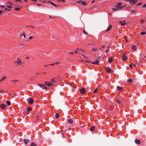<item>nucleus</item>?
Here are the masks:
<instances>
[{"mask_svg": "<svg viewBox=\"0 0 146 146\" xmlns=\"http://www.w3.org/2000/svg\"><path fill=\"white\" fill-rule=\"evenodd\" d=\"M14 63H17L18 65L19 66L22 65L23 64V62L18 57L17 58V61L14 62Z\"/></svg>", "mask_w": 146, "mask_h": 146, "instance_id": "1", "label": "nucleus"}, {"mask_svg": "<svg viewBox=\"0 0 146 146\" xmlns=\"http://www.w3.org/2000/svg\"><path fill=\"white\" fill-rule=\"evenodd\" d=\"M123 7L124 6H116L115 7V8H113L112 10L114 11H117L122 9Z\"/></svg>", "mask_w": 146, "mask_h": 146, "instance_id": "2", "label": "nucleus"}, {"mask_svg": "<svg viewBox=\"0 0 146 146\" xmlns=\"http://www.w3.org/2000/svg\"><path fill=\"white\" fill-rule=\"evenodd\" d=\"M127 1L129 2L130 4L131 5L134 4L137 1V0H128Z\"/></svg>", "mask_w": 146, "mask_h": 146, "instance_id": "3", "label": "nucleus"}, {"mask_svg": "<svg viewBox=\"0 0 146 146\" xmlns=\"http://www.w3.org/2000/svg\"><path fill=\"white\" fill-rule=\"evenodd\" d=\"M123 100V98H121L117 99L116 102L119 105L120 104H121V103L122 101Z\"/></svg>", "mask_w": 146, "mask_h": 146, "instance_id": "4", "label": "nucleus"}, {"mask_svg": "<svg viewBox=\"0 0 146 146\" xmlns=\"http://www.w3.org/2000/svg\"><path fill=\"white\" fill-rule=\"evenodd\" d=\"M114 107L113 106L110 105L108 109L110 111H112L114 110Z\"/></svg>", "mask_w": 146, "mask_h": 146, "instance_id": "5", "label": "nucleus"}, {"mask_svg": "<svg viewBox=\"0 0 146 146\" xmlns=\"http://www.w3.org/2000/svg\"><path fill=\"white\" fill-rule=\"evenodd\" d=\"M80 92L81 94H84L86 92V90L84 88H83L80 90Z\"/></svg>", "mask_w": 146, "mask_h": 146, "instance_id": "6", "label": "nucleus"}, {"mask_svg": "<svg viewBox=\"0 0 146 146\" xmlns=\"http://www.w3.org/2000/svg\"><path fill=\"white\" fill-rule=\"evenodd\" d=\"M44 84L47 85V86H49L53 85L52 83L48 82H45L44 85Z\"/></svg>", "mask_w": 146, "mask_h": 146, "instance_id": "7", "label": "nucleus"}, {"mask_svg": "<svg viewBox=\"0 0 146 146\" xmlns=\"http://www.w3.org/2000/svg\"><path fill=\"white\" fill-rule=\"evenodd\" d=\"M23 142L25 144L27 145L29 142L30 140L28 139H25L24 140Z\"/></svg>", "mask_w": 146, "mask_h": 146, "instance_id": "8", "label": "nucleus"}, {"mask_svg": "<svg viewBox=\"0 0 146 146\" xmlns=\"http://www.w3.org/2000/svg\"><path fill=\"white\" fill-rule=\"evenodd\" d=\"M127 58V57L126 55H123L122 57V59L123 60L125 61Z\"/></svg>", "mask_w": 146, "mask_h": 146, "instance_id": "9", "label": "nucleus"}, {"mask_svg": "<svg viewBox=\"0 0 146 146\" xmlns=\"http://www.w3.org/2000/svg\"><path fill=\"white\" fill-rule=\"evenodd\" d=\"M135 141L136 143L138 145L140 144L141 143L139 139H135Z\"/></svg>", "mask_w": 146, "mask_h": 146, "instance_id": "10", "label": "nucleus"}, {"mask_svg": "<svg viewBox=\"0 0 146 146\" xmlns=\"http://www.w3.org/2000/svg\"><path fill=\"white\" fill-rule=\"evenodd\" d=\"M99 60L98 59H96L95 62H91V63L93 64H98L99 62Z\"/></svg>", "mask_w": 146, "mask_h": 146, "instance_id": "11", "label": "nucleus"}, {"mask_svg": "<svg viewBox=\"0 0 146 146\" xmlns=\"http://www.w3.org/2000/svg\"><path fill=\"white\" fill-rule=\"evenodd\" d=\"M33 99L32 98H30L29 100L28 103L29 104H32L33 103Z\"/></svg>", "mask_w": 146, "mask_h": 146, "instance_id": "12", "label": "nucleus"}, {"mask_svg": "<svg viewBox=\"0 0 146 146\" xmlns=\"http://www.w3.org/2000/svg\"><path fill=\"white\" fill-rule=\"evenodd\" d=\"M112 25H110L108 27L107 29L106 30V31H108L110 30L112 28Z\"/></svg>", "mask_w": 146, "mask_h": 146, "instance_id": "13", "label": "nucleus"}, {"mask_svg": "<svg viewBox=\"0 0 146 146\" xmlns=\"http://www.w3.org/2000/svg\"><path fill=\"white\" fill-rule=\"evenodd\" d=\"M0 108L2 109H4L5 108V105L4 104H2L1 105Z\"/></svg>", "mask_w": 146, "mask_h": 146, "instance_id": "14", "label": "nucleus"}, {"mask_svg": "<svg viewBox=\"0 0 146 146\" xmlns=\"http://www.w3.org/2000/svg\"><path fill=\"white\" fill-rule=\"evenodd\" d=\"M113 59L111 58H110L108 60V62L109 63H111L112 62Z\"/></svg>", "mask_w": 146, "mask_h": 146, "instance_id": "15", "label": "nucleus"}, {"mask_svg": "<svg viewBox=\"0 0 146 146\" xmlns=\"http://www.w3.org/2000/svg\"><path fill=\"white\" fill-rule=\"evenodd\" d=\"M80 1L81 2L82 4L84 6H86L87 5L86 2V1H82L81 0Z\"/></svg>", "mask_w": 146, "mask_h": 146, "instance_id": "16", "label": "nucleus"}, {"mask_svg": "<svg viewBox=\"0 0 146 146\" xmlns=\"http://www.w3.org/2000/svg\"><path fill=\"white\" fill-rule=\"evenodd\" d=\"M68 122L70 124H72L73 123V121L72 119H69L68 121Z\"/></svg>", "mask_w": 146, "mask_h": 146, "instance_id": "17", "label": "nucleus"}, {"mask_svg": "<svg viewBox=\"0 0 146 146\" xmlns=\"http://www.w3.org/2000/svg\"><path fill=\"white\" fill-rule=\"evenodd\" d=\"M26 27L28 28H30L32 29H33L34 28H35V27L31 25H29L28 26H27Z\"/></svg>", "mask_w": 146, "mask_h": 146, "instance_id": "18", "label": "nucleus"}, {"mask_svg": "<svg viewBox=\"0 0 146 146\" xmlns=\"http://www.w3.org/2000/svg\"><path fill=\"white\" fill-rule=\"evenodd\" d=\"M106 71L107 72L109 73L110 72H112V71H111V70L110 68H108L106 70Z\"/></svg>", "mask_w": 146, "mask_h": 146, "instance_id": "19", "label": "nucleus"}, {"mask_svg": "<svg viewBox=\"0 0 146 146\" xmlns=\"http://www.w3.org/2000/svg\"><path fill=\"white\" fill-rule=\"evenodd\" d=\"M125 21H120L119 22V23L121 24L122 25H123L126 24V23H124Z\"/></svg>", "mask_w": 146, "mask_h": 146, "instance_id": "20", "label": "nucleus"}, {"mask_svg": "<svg viewBox=\"0 0 146 146\" xmlns=\"http://www.w3.org/2000/svg\"><path fill=\"white\" fill-rule=\"evenodd\" d=\"M137 49V47L135 45H133L132 46V49L133 50H135Z\"/></svg>", "mask_w": 146, "mask_h": 146, "instance_id": "21", "label": "nucleus"}, {"mask_svg": "<svg viewBox=\"0 0 146 146\" xmlns=\"http://www.w3.org/2000/svg\"><path fill=\"white\" fill-rule=\"evenodd\" d=\"M132 65H133V67H135L136 66V65L133 64L132 63H131L129 65V66L130 68H132L133 66H132Z\"/></svg>", "mask_w": 146, "mask_h": 146, "instance_id": "22", "label": "nucleus"}, {"mask_svg": "<svg viewBox=\"0 0 146 146\" xmlns=\"http://www.w3.org/2000/svg\"><path fill=\"white\" fill-rule=\"evenodd\" d=\"M117 88H118V89H119V90L120 91H122V90H123V88L121 87H119V86H117Z\"/></svg>", "mask_w": 146, "mask_h": 146, "instance_id": "23", "label": "nucleus"}, {"mask_svg": "<svg viewBox=\"0 0 146 146\" xmlns=\"http://www.w3.org/2000/svg\"><path fill=\"white\" fill-rule=\"evenodd\" d=\"M95 127L94 126H92L90 129V131H93L94 130Z\"/></svg>", "mask_w": 146, "mask_h": 146, "instance_id": "24", "label": "nucleus"}, {"mask_svg": "<svg viewBox=\"0 0 146 146\" xmlns=\"http://www.w3.org/2000/svg\"><path fill=\"white\" fill-rule=\"evenodd\" d=\"M39 114H38V115H37V116L36 117V120H38V119H39L40 117V116H39Z\"/></svg>", "mask_w": 146, "mask_h": 146, "instance_id": "25", "label": "nucleus"}, {"mask_svg": "<svg viewBox=\"0 0 146 146\" xmlns=\"http://www.w3.org/2000/svg\"><path fill=\"white\" fill-rule=\"evenodd\" d=\"M59 117V114L58 113H56V114L55 117L56 119H58Z\"/></svg>", "mask_w": 146, "mask_h": 146, "instance_id": "26", "label": "nucleus"}, {"mask_svg": "<svg viewBox=\"0 0 146 146\" xmlns=\"http://www.w3.org/2000/svg\"><path fill=\"white\" fill-rule=\"evenodd\" d=\"M31 110H32L31 108L29 107H28L27 108V111H30Z\"/></svg>", "mask_w": 146, "mask_h": 146, "instance_id": "27", "label": "nucleus"}, {"mask_svg": "<svg viewBox=\"0 0 146 146\" xmlns=\"http://www.w3.org/2000/svg\"><path fill=\"white\" fill-rule=\"evenodd\" d=\"M50 3L52 5H54V6H58V5H56L53 2H50Z\"/></svg>", "mask_w": 146, "mask_h": 146, "instance_id": "28", "label": "nucleus"}, {"mask_svg": "<svg viewBox=\"0 0 146 146\" xmlns=\"http://www.w3.org/2000/svg\"><path fill=\"white\" fill-rule=\"evenodd\" d=\"M127 81L128 82H132L133 80L131 78H129L128 79Z\"/></svg>", "mask_w": 146, "mask_h": 146, "instance_id": "29", "label": "nucleus"}, {"mask_svg": "<svg viewBox=\"0 0 146 146\" xmlns=\"http://www.w3.org/2000/svg\"><path fill=\"white\" fill-rule=\"evenodd\" d=\"M98 88H96L95 90H94V92L95 93H97L98 90Z\"/></svg>", "mask_w": 146, "mask_h": 146, "instance_id": "30", "label": "nucleus"}, {"mask_svg": "<svg viewBox=\"0 0 146 146\" xmlns=\"http://www.w3.org/2000/svg\"><path fill=\"white\" fill-rule=\"evenodd\" d=\"M6 76H3L2 78L0 80V82L2 81L3 80L5 79V78H6Z\"/></svg>", "mask_w": 146, "mask_h": 146, "instance_id": "31", "label": "nucleus"}, {"mask_svg": "<svg viewBox=\"0 0 146 146\" xmlns=\"http://www.w3.org/2000/svg\"><path fill=\"white\" fill-rule=\"evenodd\" d=\"M8 106H9L11 105V103L9 101H7L6 102Z\"/></svg>", "mask_w": 146, "mask_h": 146, "instance_id": "32", "label": "nucleus"}, {"mask_svg": "<svg viewBox=\"0 0 146 146\" xmlns=\"http://www.w3.org/2000/svg\"><path fill=\"white\" fill-rule=\"evenodd\" d=\"M127 36L125 35L123 37V38L126 40V41L127 42Z\"/></svg>", "mask_w": 146, "mask_h": 146, "instance_id": "33", "label": "nucleus"}, {"mask_svg": "<svg viewBox=\"0 0 146 146\" xmlns=\"http://www.w3.org/2000/svg\"><path fill=\"white\" fill-rule=\"evenodd\" d=\"M38 85L40 86L42 88H43V87L44 86V85L42 84H38Z\"/></svg>", "mask_w": 146, "mask_h": 146, "instance_id": "34", "label": "nucleus"}, {"mask_svg": "<svg viewBox=\"0 0 146 146\" xmlns=\"http://www.w3.org/2000/svg\"><path fill=\"white\" fill-rule=\"evenodd\" d=\"M140 34L141 35H144L146 34V33L145 32H141L140 33Z\"/></svg>", "mask_w": 146, "mask_h": 146, "instance_id": "35", "label": "nucleus"}, {"mask_svg": "<svg viewBox=\"0 0 146 146\" xmlns=\"http://www.w3.org/2000/svg\"><path fill=\"white\" fill-rule=\"evenodd\" d=\"M31 146H36V145L34 143H32L31 144Z\"/></svg>", "mask_w": 146, "mask_h": 146, "instance_id": "36", "label": "nucleus"}, {"mask_svg": "<svg viewBox=\"0 0 146 146\" xmlns=\"http://www.w3.org/2000/svg\"><path fill=\"white\" fill-rule=\"evenodd\" d=\"M6 7L8 8H12V7L10 5H7Z\"/></svg>", "mask_w": 146, "mask_h": 146, "instance_id": "37", "label": "nucleus"}, {"mask_svg": "<svg viewBox=\"0 0 146 146\" xmlns=\"http://www.w3.org/2000/svg\"><path fill=\"white\" fill-rule=\"evenodd\" d=\"M20 9V8L18 7L15 9V10L17 11H19Z\"/></svg>", "mask_w": 146, "mask_h": 146, "instance_id": "38", "label": "nucleus"}, {"mask_svg": "<svg viewBox=\"0 0 146 146\" xmlns=\"http://www.w3.org/2000/svg\"><path fill=\"white\" fill-rule=\"evenodd\" d=\"M97 49H95L94 48H93L92 49V51H94V52H96V51Z\"/></svg>", "mask_w": 146, "mask_h": 146, "instance_id": "39", "label": "nucleus"}, {"mask_svg": "<svg viewBox=\"0 0 146 146\" xmlns=\"http://www.w3.org/2000/svg\"><path fill=\"white\" fill-rule=\"evenodd\" d=\"M121 4H122V3L119 2V3H117V5L118 6H119V5H121Z\"/></svg>", "mask_w": 146, "mask_h": 146, "instance_id": "40", "label": "nucleus"}, {"mask_svg": "<svg viewBox=\"0 0 146 146\" xmlns=\"http://www.w3.org/2000/svg\"><path fill=\"white\" fill-rule=\"evenodd\" d=\"M17 81L16 80H12V81H11V82H13V84H14V83H15V82H17Z\"/></svg>", "mask_w": 146, "mask_h": 146, "instance_id": "41", "label": "nucleus"}, {"mask_svg": "<svg viewBox=\"0 0 146 146\" xmlns=\"http://www.w3.org/2000/svg\"><path fill=\"white\" fill-rule=\"evenodd\" d=\"M0 7H2V8H5V6L4 5H0Z\"/></svg>", "mask_w": 146, "mask_h": 146, "instance_id": "42", "label": "nucleus"}, {"mask_svg": "<svg viewBox=\"0 0 146 146\" xmlns=\"http://www.w3.org/2000/svg\"><path fill=\"white\" fill-rule=\"evenodd\" d=\"M18 1H19V2H22V1H21L20 0H15V2Z\"/></svg>", "mask_w": 146, "mask_h": 146, "instance_id": "43", "label": "nucleus"}, {"mask_svg": "<svg viewBox=\"0 0 146 146\" xmlns=\"http://www.w3.org/2000/svg\"><path fill=\"white\" fill-rule=\"evenodd\" d=\"M22 35H23L25 38L26 37L25 35V33H23L22 34Z\"/></svg>", "mask_w": 146, "mask_h": 146, "instance_id": "44", "label": "nucleus"}, {"mask_svg": "<svg viewBox=\"0 0 146 146\" xmlns=\"http://www.w3.org/2000/svg\"><path fill=\"white\" fill-rule=\"evenodd\" d=\"M144 21V20L143 19H141L140 20V23H143Z\"/></svg>", "mask_w": 146, "mask_h": 146, "instance_id": "45", "label": "nucleus"}, {"mask_svg": "<svg viewBox=\"0 0 146 146\" xmlns=\"http://www.w3.org/2000/svg\"><path fill=\"white\" fill-rule=\"evenodd\" d=\"M54 81V79L53 78H52L50 80V82H53Z\"/></svg>", "mask_w": 146, "mask_h": 146, "instance_id": "46", "label": "nucleus"}, {"mask_svg": "<svg viewBox=\"0 0 146 146\" xmlns=\"http://www.w3.org/2000/svg\"><path fill=\"white\" fill-rule=\"evenodd\" d=\"M146 7V4H144L143 5V7L144 8Z\"/></svg>", "mask_w": 146, "mask_h": 146, "instance_id": "47", "label": "nucleus"}, {"mask_svg": "<svg viewBox=\"0 0 146 146\" xmlns=\"http://www.w3.org/2000/svg\"><path fill=\"white\" fill-rule=\"evenodd\" d=\"M83 32L84 34H85L86 35H87L88 34L84 30H83Z\"/></svg>", "mask_w": 146, "mask_h": 146, "instance_id": "48", "label": "nucleus"}, {"mask_svg": "<svg viewBox=\"0 0 146 146\" xmlns=\"http://www.w3.org/2000/svg\"><path fill=\"white\" fill-rule=\"evenodd\" d=\"M49 18H52V19H54V18H55V17H52L51 16H50L49 17Z\"/></svg>", "mask_w": 146, "mask_h": 146, "instance_id": "49", "label": "nucleus"}, {"mask_svg": "<svg viewBox=\"0 0 146 146\" xmlns=\"http://www.w3.org/2000/svg\"><path fill=\"white\" fill-rule=\"evenodd\" d=\"M33 37L32 36H31L29 37V38L30 39H33Z\"/></svg>", "mask_w": 146, "mask_h": 146, "instance_id": "50", "label": "nucleus"}, {"mask_svg": "<svg viewBox=\"0 0 146 146\" xmlns=\"http://www.w3.org/2000/svg\"><path fill=\"white\" fill-rule=\"evenodd\" d=\"M58 1H62L63 2H64L65 1L64 0H58Z\"/></svg>", "mask_w": 146, "mask_h": 146, "instance_id": "51", "label": "nucleus"}, {"mask_svg": "<svg viewBox=\"0 0 146 146\" xmlns=\"http://www.w3.org/2000/svg\"><path fill=\"white\" fill-rule=\"evenodd\" d=\"M43 88L44 89H45V90H47V88L46 87L44 86V87H43Z\"/></svg>", "mask_w": 146, "mask_h": 146, "instance_id": "52", "label": "nucleus"}, {"mask_svg": "<svg viewBox=\"0 0 146 146\" xmlns=\"http://www.w3.org/2000/svg\"><path fill=\"white\" fill-rule=\"evenodd\" d=\"M5 9L6 10H7V11H10V9H8L7 8H5Z\"/></svg>", "mask_w": 146, "mask_h": 146, "instance_id": "53", "label": "nucleus"}, {"mask_svg": "<svg viewBox=\"0 0 146 146\" xmlns=\"http://www.w3.org/2000/svg\"><path fill=\"white\" fill-rule=\"evenodd\" d=\"M54 63V64L55 65V64H59V62H55Z\"/></svg>", "mask_w": 146, "mask_h": 146, "instance_id": "54", "label": "nucleus"}, {"mask_svg": "<svg viewBox=\"0 0 146 146\" xmlns=\"http://www.w3.org/2000/svg\"><path fill=\"white\" fill-rule=\"evenodd\" d=\"M131 12L132 13H136V11H135V10H133L131 11Z\"/></svg>", "mask_w": 146, "mask_h": 146, "instance_id": "55", "label": "nucleus"}, {"mask_svg": "<svg viewBox=\"0 0 146 146\" xmlns=\"http://www.w3.org/2000/svg\"><path fill=\"white\" fill-rule=\"evenodd\" d=\"M141 3H142L141 2L139 3H137V5H140Z\"/></svg>", "mask_w": 146, "mask_h": 146, "instance_id": "56", "label": "nucleus"}, {"mask_svg": "<svg viewBox=\"0 0 146 146\" xmlns=\"http://www.w3.org/2000/svg\"><path fill=\"white\" fill-rule=\"evenodd\" d=\"M37 5L38 6H40L41 5V4L39 3H37Z\"/></svg>", "mask_w": 146, "mask_h": 146, "instance_id": "57", "label": "nucleus"}, {"mask_svg": "<svg viewBox=\"0 0 146 146\" xmlns=\"http://www.w3.org/2000/svg\"><path fill=\"white\" fill-rule=\"evenodd\" d=\"M54 65V63H52V64H49V65H50L51 66H53Z\"/></svg>", "mask_w": 146, "mask_h": 146, "instance_id": "58", "label": "nucleus"}, {"mask_svg": "<svg viewBox=\"0 0 146 146\" xmlns=\"http://www.w3.org/2000/svg\"><path fill=\"white\" fill-rule=\"evenodd\" d=\"M74 53L73 52H69V54H73Z\"/></svg>", "mask_w": 146, "mask_h": 146, "instance_id": "59", "label": "nucleus"}, {"mask_svg": "<svg viewBox=\"0 0 146 146\" xmlns=\"http://www.w3.org/2000/svg\"><path fill=\"white\" fill-rule=\"evenodd\" d=\"M74 52H75V53H78V51H77L76 50H75Z\"/></svg>", "mask_w": 146, "mask_h": 146, "instance_id": "60", "label": "nucleus"}, {"mask_svg": "<svg viewBox=\"0 0 146 146\" xmlns=\"http://www.w3.org/2000/svg\"><path fill=\"white\" fill-rule=\"evenodd\" d=\"M104 46H102V47L101 48H100V50H101V48H104Z\"/></svg>", "mask_w": 146, "mask_h": 146, "instance_id": "61", "label": "nucleus"}, {"mask_svg": "<svg viewBox=\"0 0 146 146\" xmlns=\"http://www.w3.org/2000/svg\"><path fill=\"white\" fill-rule=\"evenodd\" d=\"M77 3H81V2L80 1H77Z\"/></svg>", "mask_w": 146, "mask_h": 146, "instance_id": "62", "label": "nucleus"}, {"mask_svg": "<svg viewBox=\"0 0 146 146\" xmlns=\"http://www.w3.org/2000/svg\"><path fill=\"white\" fill-rule=\"evenodd\" d=\"M25 58H27V59H29V57H27V56L25 57Z\"/></svg>", "mask_w": 146, "mask_h": 146, "instance_id": "63", "label": "nucleus"}, {"mask_svg": "<svg viewBox=\"0 0 146 146\" xmlns=\"http://www.w3.org/2000/svg\"><path fill=\"white\" fill-rule=\"evenodd\" d=\"M2 12L3 11H1V10H0V14H1Z\"/></svg>", "mask_w": 146, "mask_h": 146, "instance_id": "64", "label": "nucleus"}]
</instances>
